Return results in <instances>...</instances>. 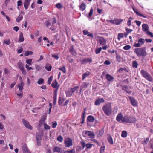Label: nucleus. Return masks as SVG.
<instances>
[{
	"mask_svg": "<svg viewBox=\"0 0 153 153\" xmlns=\"http://www.w3.org/2000/svg\"><path fill=\"white\" fill-rule=\"evenodd\" d=\"M102 110L106 115L108 116H110L112 112L111 104L108 103L104 106L102 107Z\"/></svg>",
	"mask_w": 153,
	"mask_h": 153,
	"instance_id": "nucleus-1",
	"label": "nucleus"
},
{
	"mask_svg": "<svg viewBox=\"0 0 153 153\" xmlns=\"http://www.w3.org/2000/svg\"><path fill=\"white\" fill-rule=\"evenodd\" d=\"M136 119L135 117L133 116L128 117L125 116L122 120V121L128 123H133L135 122Z\"/></svg>",
	"mask_w": 153,
	"mask_h": 153,
	"instance_id": "nucleus-2",
	"label": "nucleus"
},
{
	"mask_svg": "<svg viewBox=\"0 0 153 153\" xmlns=\"http://www.w3.org/2000/svg\"><path fill=\"white\" fill-rule=\"evenodd\" d=\"M135 52L138 56H145L146 55V53L144 48H136Z\"/></svg>",
	"mask_w": 153,
	"mask_h": 153,
	"instance_id": "nucleus-3",
	"label": "nucleus"
},
{
	"mask_svg": "<svg viewBox=\"0 0 153 153\" xmlns=\"http://www.w3.org/2000/svg\"><path fill=\"white\" fill-rule=\"evenodd\" d=\"M123 20L122 19L116 18L112 20H109V22L110 23L116 25H119L123 21Z\"/></svg>",
	"mask_w": 153,
	"mask_h": 153,
	"instance_id": "nucleus-4",
	"label": "nucleus"
},
{
	"mask_svg": "<svg viewBox=\"0 0 153 153\" xmlns=\"http://www.w3.org/2000/svg\"><path fill=\"white\" fill-rule=\"evenodd\" d=\"M92 62V59L91 58H86L82 59L81 60L82 63L83 64H85L88 63H90Z\"/></svg>",
	"mask_w": 153,
	"mask_h": 153,
	"instance_id": "nucleus-5",
	"label": "nucleus"
},
{
	"mask_svg": "<svg viewBox=\"0 0 153 153\" xmlns=\"http://www.w3.org/2000/svg\"><path fill=\"white\" fill-rule=\"evenodd\" d=\"M97 41L100 44L102 45H104L106 43V40L104 38L101 37H97Z\"/></svg>",
	"mask_w": 153,
	"mask_h": 153,
	"instance_id": "nucleus-6",
	"label": "nucleus"
},
{
	"mask_svg": "<svg viewBox=\"0 0 153 153\" xmlns=\"http://www.w3.org/2000/svg\"><path fill=\"white\" fill-rule=\"evenodd\" d=\"M22 120L23 124L26 128L30 130L32 129V127L29 124L28 122L25 119H23Z\"/></svg>",
	"mask_w": 153,
	"mask_h": 153,
	"instance_id": "nucleus-7",
	"label": "nucleus"
},
{
	"mask_svg": "<svg viewBox=\"0 0 153 153\" xmlns=\"http://www.w3.org/2000/svg\"><path fill=\"white\" fill-rule=\"evenodd\" d=\"M149 27L148 25L146 24H143L142 25V29L146 33L149 31Z\"/></svg>",
	"mask_w": 153,
	"mask_h": 153,
	"instance_id": "nucleus-8",
	"label": "nucleus"
},
{
	"mask_svg": "<svg viewBox=\"0 0 153 153\" xmlns=\"http://www.w3.org/2000/svg\"><path fill=\"white\" fill-rule=\"evenodd\" d=\"M129 98L130 100V102L131 105L134 107L137 106V102L133 98H131L129 97Z\"/></svg>",
	"mask_w": 153,
	"mask_h": 153,
	"instance_id": "nucleus-9",
	"label": "nucleus"
},
{
	"mask_svg": "<svg viewBox=\"0 0 153 153\" xmlns=\"http://www.w3.org/2000/svg\"><path fill=\"white\" fill-rule=\"evenodd\" d=\"M31 0H24V5L25 8L27 9L28 8V6L30 4Z\"/></svg>",
	"mask_w": 153,
	"mask_h": 153,
	"instance_id": "nucleus-10",
	"label": "nucleus"
},
{
	"mask_svg": "<svg viewBox=\"0 0 153 153\" xmlns=\"http://www.w3.org/2000/svg\"><path fill=\"white\" fill-rule=\"evenodd\" d=\"M65 146L69 147L72 145V143L71 139L69 138L68 140H66L65 141Z\"/></svg>",
	"mask_w": 153,
	"mask_h": 153,
	"instance_id": "nucleus-11",
	"label": "nucleus"
},
{
	"mask_svg": "<svg viewBox=\"0 0 153 153\" xmlns=\"http://www.w3.org/2000/svg\"><path fill=\"white\" fill-rule=\"evenodd\" d=\"M22 149L23 153H28L30 150L28 149L27 145L25 144H23Z\"/></svg>",
	"mask_w": 153,
	"mask_h": 153,
	"instance_id": "nucleus-12",
	"label": "nucleus"
},
{
	"mask_svg": "<svg viewBox=\"0 0 153 153\" xmlns=\"http://www.w3.org/2000/svg\"><path fill=\"white\" fill-rule=\"evenodd\" d=\"M86 134L91 137H94L95 136V134L93 132H92L90 131H87L85 132Z\"/></svg>",
	"mask_w": 153,
	"mask_h": 153,
	"instance_id": "nucleus-13",
	"label": "nucleus"
},
{
	"mask_svg": "<svg viewBox=\"0 0 153 153\" xmlns=\"http://www.w3.org/2000/svg\"><path fill=\"white\" fill-rule=\"evenodd\" d=\"M104 102V99L102 98L98 99H97L95 102V104L97 105H99L100 103L103 102Z\"/></svg>",
	"mask_w": 153,
	"mask_h": 153,
	"instance_id": "nucleus-14",
	"label": "nucleus"
},
{
	"mask_svg": "<svg viewBox=\"0 0 153 153\" xmlns=\"http://www.w3.org/2000/svg\"><path fill=\"white\" fill-rule=\"evenodd\" d=\"M132 9L134 11V13H136V14L138 16H139L144 18H146V17L144 16V15L138 12L137 10L134 7L132 8Z\"/></svg>",
	"mask_w": 153,
	"mask_h": 153,
	"instance_id": "nucleus-15",
	"label": "nucleus"
},
{
	"mask_svg": "<svg viewBox=\"0 0 153 153\" xmlns=\"http://www.w3.org/2000/svg\"><path fill=\"white\" fill-rule=\"evenodd\" d=\"M108 52H110L111 53H114V52H115L116 54V58H117V60L119 62H120L121 61V58H120V57L119 56V55H118L117 54V52L116 51H114V50H112V51L110 50H108Z\"/></svg>",
	"mask_w": 153,
	"mask_h": 153,
	"instance_id": "nucleus-16",
	"label": "nucleus"
},
{
	"mask_svg": "<svg viewBox=\"0 0 153 153\" xmlns=\"http://www.w3.org/2000/svg\"><path fill=\"white\" fill-rule=\"evenodd\" d=\"M105 76L106 79L108 81H112L114 79V77L108 74H107Z\"/></svg>",
	"mask_w": 153,
	"mask_h": 153,
	"instance_id": "nucleus-17",
	"label": "nucleus"
},
{
	"mask_svg": "<svg viewBox=\"0 0 153 153\" xmlns=\"http://www.w3.org/2000/svg\"><path fill=\"white\" fill-rule=\"evenodd\" d=\"M24 40V38L23 36V33L22 32L20 33L19 38L18 41L19 42H22Z\"/></svg>",
	"mask_w": 153,
	"mask_h": 153,
	"instance_id": "nucleus-18",
	"label": "nucleus"
},
{
	"mask_svg": "<svg viewBox=\"0 0 153 153\" xmlns=\"http://www.w3.org/2000/svg\"><path fill=\"white\" fill-rule=\"evenodd\" d=\"M24 85V83L22 81H22H21V83L19 84L18 85V87L19 91H22L23 89Z\"/></svg>",
	"mask_w": 153,
	"mask_h": 153,
	"instance_id": "nucleus-19",
	"label": "nucleus"
},
{
	"mask_svg": "<svg viewBox=\"0 0 153 153\" xmlns=\"http://www.w3.org/2000/svg\"><path fill=\"white\" fill-rule=\"evenodd\" d=\"M141 73L142 76L145 78L149 74L146 71L144 70H142L141 71Z\"/></svg>",
	"mask_w": 153,
	"mask_h": 153,
	"instance_id": "nucleus-20",
	"label": "nucleus"
},
{
	"mask_svg": "<svg viewBox=\"0 0 153 153\" xmlns=\"http://www.w3.org/2000/svg\"><path fill=\"white\" fill-rule=\"evenodd\" d=\"M93 12V8H91L90 9V11L89 12V14L87 16V17L89 18V20L90 21L92 19L90 18V17L92 16Z\"/></svg>",
	"mask_w": 153,
	"mask_h": 153,
	"instance_id": "nucleus-21",
	"label": "nucleus"
},
{
	"mask_svg": "<svg viewBox=\"0 0 153 153\" xmlns=\"http://www.w3.org/2000/svg\"><path fill=\"white\" fill-rule=\"evenodd\" d=\"M23 16L20 14L16 19V21L17 22H19L23 19Z\"/></svg>",
	"mask_w": 153,
	"mask_h": 153,
	"instance_id": "nucleus-22",
	"label": "nucleus"
},
{
	"mask_svg": "<svg viewBox=\"0 0 153 153\" xmlns=\"http://www.w3.org/2000/svg\"><path fill=\"white\" fill-rule=\"evenodd\" d=\"M127 87H128L127 85L124 86L122 88V89L123 90L125 91L128 94H130L131 93V91H128V90Z\"/></svg>",
	"mask_w": 153,
	"mask_h": 153,
	"instance_id": "nucleus-23",
	"label": "nucleus"
},
{
	"mask_svg": "<svg viewBox=\"0 0 153 153\" xmlns=\"http://www.w3.org/2000/svg\"><path fill=\"white\" fill-rule=\"evenodd\" d=\"M87 120L90 122H93L94 120V117L91 115L87 117Z\"/></svg>",
	"mask_w": 153,
	"mask_h": 153,
	"instance_id": "nucleus-24",
	"label": "nucleus"
},
{
	"mask_svg": "<svg viewBox=\"0 0 153 153\" xmlns=\"http://www.w3.org/2000/svg\"><path fill=\"white\" fill-rule=\"evenodd\" d=\"M80 10L82 11H84L86 8V5L84 3H82L79 7Z\"/></svg>",
	"mask_w": 153,
	"mask_h": 153,
	"instance_id": "nucleus-25",
	"label": "nucleus"
},
{
	"mask_svg": "<svg viewBox=\"0 0 153 153\" xmlns=\"http://www.w3.org/2000/svg\"><path fill=\"white\" fill-rule=\"evenodd\" d=\"M123 117V115L121 113L119 114L117 117L116 120L117 121H119L122 119Z\"/></svg>",
	"mask_w": 153,
	"mask_h": 153,
	"instance_id": "nucleus-26",
	"label": "nucleus"
},
{
	"mask_svg": "<svg viewBox=\"0 0 153 153\" xmlns=\"http://www.w3.org/2000/svg\"><path fill=\"white\" fill-rule=\"evenodd\" d=\"M36 138L37 140L42 139V135L41 134L39 133H36Z\"/></svg>",
	"mask_w": 153,
	"mask_h": 153,
	"instance_id": "nucleus-27",
	"label": "nucleus"
},
{
	"mask_svg": "<svg viewBox=\"0 0 153 153\" xmlns=\"http://www.w3.org/2000/svg\"><path fill=\"white\" fill-rule=\"evenodd\" d=\"M79 88L78 86H76L75 87L72 88L70 90L71 91L72 93L73 94L74 92H75L76 91H77V90Z\"/></svg>",
	"mask_w": 153,
	"mask_h": 153,
	"instance_id": "nucleus-28",
	"label": "nucleus"
},
{
	"mask_svg": "<svg viewBox=\"0 0 153 153\" xmlns=\"http://www.w3.org/2000/svg\"><path fill=\"white\" fill-rule=\"evenodd\" d=\"M65 100V99L62 97H59L58 101L59 104L60 105H62Z\"/></svg>",
	"mask_w": 153,
	"mask_h": 153,
	"instance_id": "nucleus-29",
	"label": "nucleus"
},
{
	"mask_svg": "<svg viewBox=\"0 0 153 153\" xmlns=\"http://www.w3.org/2000/svg\"><path fill=\"white\" fill-rule=\"evenodd\" d=\"M145 78L147 80L150 82L152 81L153 80L152 78L149 74H148V75L145 77Z\"/></svg>",
	"mask_w": 153,
	"mask_h": 153,
	"instance_id": "nucleus-30",
	"label": "nucleus"
},
{
	"mask_svg": "<svg viewBox=\"0 0 153 153\" xmlns=\"http://www.w3.org/2000/svg\"><path fill=\"white\" fill-rule=\"evenodd\" d=\"M46 69L48 71H50L51 70L52 66L49 64H47L45 67Z\"/></svg>",
	"mask_w": 153,
	"mask_h": 153,
	"instance_id": "nucleus-31",
	"label": "nucleus"
},
{
	"mask_svg": "<svg viewBox=\"0 0 153 153\" xmlns=\"http://www.w3.org/2000/svg\"><path fill=\"white\" fill-rule=\"evenodd\" d=\"M89 85L88 83L83 82L82 83L81 86L82 88H86Z\"/></svg>",
	"mask_w": 153,
	"mask_h": 153,
	"instance_id": "nucleus-32",
	"label": "nucleus"
},
{
	"mask_svg": "<svg viewBox=\"0 0 153 153\" xmlns=\"http://www.w3.org/2000/svg\"><path fill=\"white\" fill-rule=\"evenodd\" d=\"M56 7L58 9H61L63 7V6L60 3H59L56 4Z\"/></svg>",
	"mask_w": 153,
	"mask_h": 153,
	"instance_id": "nucleus-33",
	"label": "nucleus"
},
{
	"mask_svg": "<svg viewBox=\"0 0 153 153\" xmlns=\"http://www.w3.org/2000/svg\"><path fill=\"white\" fill-rule=\"evenodd\" d=\"M70 52L74 56H76V51L74 50V48H70Z\"/></svg>",
	"mask_w": 153,
	"mask_h": 153,
	"instance_id": "nucleus-34",
	"label": "nucleus"
},
{
	"mask_svg": "<svg viewBox=\"0 0 153 153\" xmlns=\"http://www.w3.org/2000/svg\"><path fill=\"white\" fill-rule=\"evenodd\" d=\"M18 66L20 70H21L24 68V66L23 64L20 61L18 63Z\"/></svg>",
	"mask_w": 153,
	"mask_h": 153,
	"instance_id": "nucleus-35",
	"label": "nucleus"
},
{
	"mask_svg": "<svg viewBox=\"0 0 153 153\" xmlns=\"http://www.w3.org/2000/svg\"><path fill=\"white\" fill-rule=\"evenodd\" d=\"M108 140L110 144H113V143L112 138L111 136L109 135L108 137Z\"/></svg>",
	"mask_w": 153,
	"mask_h": 153,
	"instance_id": "nucleus-36",
	"label": "nucleus"
},
{
	"mask_svg": "<svg viewBox=\"0 0 153 153\" xmlns=\"http://www.w3.org/2000/svg\"><path fill=\"white\" fill-rule=\"evenodd\" d=\"M127 133L126 131H122L121 134V136L123 137H126L127 136Z\"/></svg>",
	"mask_w": 153,
	"mask_h": 153,
	"instance_id": "nucleus-37",
	"label": "nucleus"
},
{
	"mask_svg": "<svg viewBox=\"0 0 153 153\" xmlns=\"http://www.w3.org/2000/svg\"><path fill=\"white\" fill-rule=\"evenodd\" d=\"M58 85V82L56 80H55V82L52 83L51 84V86L54 88H56Z\"/></svg>",
	"mask_w": 153,
	"mask_h": 153,
	"instance_id": "nucleus-38",
	"label": "nucleus"
},
{
	"mask_svg": "<svg viewBox=\"0 0 153 153\" xmlns=\"http://www.w3.org/2000/svg\"><path fill=\"white\" fill-rule=\"evenodd\" d=\"M138 42L140 45H143L145 42V40L144 39L140 38L138 41Z\"/></svg>",
	"mask_w": 153,
	"mask_h": 153,
	"instance_id": "nucleus-39",
	"label": "nucleus"
},
{
	"mask_svg": "<svg viewBox=\"0 0 153 153\" xmlns=\"http://www.w3.org/2000/svg\"><path fill=\"white\" fill-rule=\"evenodd\" d=\"M104 133V131L102 130H100L98 131V137H101L103 135Z\"/></svg>",
	"mask_w": 153,
	"mask_h": 153,
	"instance_id": "nucleus-40",
	"label": "nucleus"
},
{
	"mask_svg": "<svg viewBox=\"0 0 153 153\" xmlns=\"http://www.w3.org/2000/svg\"><path fill=\"white\" fill-rule=\"evenodd\" d=\"M61 150H62L61 148H60L57 147H55L54 148V152H59L61 151Z\"/></svg>",
	"mask_w": 153,
	"mask_h": 153,
	"instance_id": "nucleus-41",
	"label": "nucleus"
},
{
	"mask_svg": "<svg viewBox=\"0 0 153 153\" xmlns=\"http://www.w3.org/2000/svg\"><path fill=\"white\" fill-rule=\"evenodd\" d=\"M149 140V138H146L142 142V143L143 144H147Z\"/></svg>",
	"mask_w": 153,
	"mask_h": 153,
	"instance_id": "nucleus-42",
	"label": "nucleus"
},
{
	"mask_svg": "<svg viewBox=\"0 0 153 153\" xmlns=\"http://www.w3.org/2000/svg\"><path fill=\"white\" fill-rule=\"evenodd\" d=\"M124 36V35L122 33H119L118 34L117 39L120 40L121 38H123Z\"/></svg>",
	"mask_w": 153,
	"mask_h": 153,
	"instance_id": "nucleus-43",
	"label": "nucleus"
},
{
	"mask_svg": "<svg viewBox=\"0 0 153 153\" xmlns=\"http://www.w3.org/2000/svg\"><path fill=\"white\" fill-rule=\"evenodd\" d=\"M133 67H134L135 68H137L138 64L137 62L136 61H133L132 62Z\"/></svg>",
	"mask_w": 153,
	"mask_h": 153,
	"instance_id": "nucleus-44",
	"label": "nucleus"
},
{
	"mask_svg": "<svg viewBox=\"0 0 153 153\" xmlns=\"http://www.w3.org/2000/svg\"><path fill=\"white\" fill-rule=\"evenodd\" d=\"M33 54V52L32 51H27L25 52V56H28L30 55H32Z\"/></svg>",
	"mask_w": 153,
	"mask_h": 153,
	"instance_id": "nucleus-45",
	"label": "nucleus"
},
{
	"mask_svg": "<svg viewBox=\"0 0 153 153\" xmlns=\"http://www.w3.org/2000/svg\"><path fill=\"white\" fill-rule=\"evenodd\" d=\"M22 1L21 0H19L17 1V8L19 10H20L19 7L22 6Z\"/></svg>",
	"mask_w": 153,
	"mask_h": 153,
	"instance_id": "nucleus-46",
	"label": "nucleus"
},
{
	"mask_svg": "<svg viewBox=\"0 0 153 153\" xmlns=\"http://www.w3.org/2000/svg\"><path fill=\"white\" fill-rule=\"evenodd\" d=\"M72 92H71L70 90L66 92V95L67 97H70L72 96Z\"/></svg>",
	"mask_w": 153,
	"mask_h": 153,
	"instance_id": "nucleus-47",
	"label": "nucleus"
},
{
	"mask_svg": "<svg viewBox=\"0 0 153 153\" xmlns=\"http://www.w3.org/2000/svg\"><path fill=\"white\" fill-rule=\"evenodd\" d=\"M44 129L45 130H50L51 128V127L50 126L48 125L47 124L45 123H44Z\"/></svg>",
	"mask_w": 153,
	"mask_h": 153,
	"instance_id": "nucleus-48",
	"label": "nucleus"
},
{
	"mask_svg": "<svg viewBox=\"0 0 153 153\" xmlns=\"http://www.w3.org/2000/svg\"><path fill=\"white\" fill-rule=\"evenodd\" d=\"M123 70H125L127 72H128L126 68H120L117 71V72L119 73L121 72Z\"/></svg>",
	"mask_w": 153,
	"mask_h": 153,
	"instance_id": "nucleus-49",
	"label": "nucleus"
},
{
	"mask_svg": "<svg viewBox=\"0 0 153 153\" xmlns=\"http://www.w3.org/2000/svg\"><path fill=\"white\" fill-rule=\"evenodd\" d=\"M57 140L59 142H61L63 140V138L61 135H59L57 138Z\"/></svg>",
	"mask_w": 153,
	"mask_h": 153,
	"instance_id": "nucleus-50",
	"label": "nucleus"
},
{
	"mask_svg": "<svg viewBox=\"0 0 153 153\" xmlns=\"http://www.w3.org/2000/svg\"><path fill=\"white\" fill-rule=\"evenodd\" d=\"M57 125V123L56 121L52 122V124L51 126L53 128H55L56 127Z\"/></svg>",
	"mask_w": 153,
	"mask_h": 153,
	"instance_id": "nucleus-51",
	"label": "nucleus"
},
{
	"mask_svg": "<svg viewBox=\"0 0 153 153\" xmlns=\"http://www.w3.org/2000/svg\"><path fill=\"white\" fill-rule=\"evenodd\" d=\"M59 70L62 71L64 73L66 72V69L65 67H62L59 68Z\"/></svg>",
	"mask_w": 153,
	"mask_h": 153,
	"instance_id": "nucleus-52",
	"label": "nucleus"
},
{
	"mask_svg": "<svg viewBox=\"0 0 153 153\" xmlns=\"http://www.w3.org/2000/svg\"><path fill=\"white\" fill-rule=\"evenodd\" d=\"M44 80L42 78H40L38 81L37 83L39 84H42L43 83Z\"/></svg>",
	"mask_w": 153,
	"mask_h": 153,
	"instance_id": "nucleus-53",
	"label": "nucleus"
},
{
	"mask_svg": "<svg viewBox=\"0 0 153 153\" xmlns=\"http://www.w3.org/2000/svg\"><path fill=\"white\" fill-rule=\"evenodd\" d=\"M89 75V73H84L82 75V79L83 80L86 77L88 76Z\"/></svg>",
	"mask_w": 153,
	"mask_h": 153,
	"instance_id": "nucleus-54",
	"label": "nucleus"
},
{
	"mask_svg": "<svg viewBox=\"0 0 153 153\" xmlns=\"http://www.w3.org/2000/svg\"><path fill=\"white\" fill-rule=\"evenodd\" d=\"M35 68L38 71H39L41 69V67L40 66L38 65H35Z\"/></svg>",
	"mask_w": 153,
	"mask_h": 153,
	"instance_id": "nucleus-55",
	"label": "nucleus"
},
{
	"mask_svg": "<svg viewBox=\"0 0 153 153\" xmlns=\"http://www.w3.org/2000/svg\"><path fill=\"white\" fill-rule=\"evenodd\" d=\"M105 149V146H102L100 148V153H103Z\"/></svg>",
	"mask_w": 153,
	"mask_h": 153,
	"instance_id": "nucleus-56",
	"label": "nucleus"
},
{
	"mask_svg": "<svg viewBox=\"0 0 153 153\" xmlns=\"http://www.w3.org/2000/svg\"><path fill=\"white\" fill-rule=\"evenodd\" d=\"M53 79V77L52 76H51L48 79V83L50 85L51 83V82L52 81Z\"/></svg>",
	"mask_w": 153,
	"mask_h": 153,
	"instance_id": "nucleus-57",
	"label": "nucleus"
},
{
	"mask_svg": "<svg viewBox=\"0 0 153 153\" xmlns=\"http://www.w3.org/2000/svg\"><path fill=\"white\" fill-rule=\"evenodd\" d=\"M93 144H91L88 143L86 144V147L87 149H89L92 147Z\"/></svg>",
	"mask_w": 153,
	"mask_h": 153,
	"instance_id": "nucleus-58",
	"label": "nucleus"
},
{
	"mask_svg": "<svg viewBox=\"0 0 153 153\" xmlns=\"http://www.w3.org/2000/svg\"><path fill=\"white\" fill-rule=\"evenodd\" d=\"M4 43L7 45H9L10 43V40H4Z\"/></svg>",
	"mask_w": 153,
	"mask_h": 153,
	"instance_id": "nucleus-59",
	"label": "nucleus"
},
{
	"mask_svg": "<svg viewBox=\"0 0 153 153\" xmlns=\"http://www.w3.org/2000/svg\"><path fill=\"white\" fill-rule=\"evenodd\" d=\"M102 48H96L95 50V52L96 54H97L99 53L101 50Z\"/></svg>",
	"mask_w": 153,
	"mask_h": 153,
	"instance_id": "nucleus-60",
	"label": "nucleus"
},
{
	"mask_svg": "<svg viewBox=\"0 0 153 153\" xmlns=\"http://www.w3.org/2000/svg\"><path fill=\"white\" fill-rule=\"evenodd\" d=\"M57 96H54L53 97V103L54 105H55L56 104V99Z\"/></svg>",
	"mask_w": 153,
	"mask_h": 153,
	"instance_id": "nucleus-61",
	"label": "nucleus"
},
{
	"mask_svg": "<svg viewBox=\"0 0 153 153\" xmlns=\"http://www.w3.org/2000/svg\"><path fill=\"white\" fill-rule=\"evenodd\" d=\"M45 24L47 27H49L51 26V24L50 22L48 21H46L45 22Z\"/></svg>",
	"mask_w": 153,
	"mask_h": 153,
	"instance_id": "nucleus-62",
	"label": "nucleus"
},
{
	"mask_svg": "<svg viewBox=\"0 0 153 153\" xmlns=\"http://www.w3.org/2000/svg\"><path fill=\"white\" fill-rule=\"evenodd\" d=\"M31 62H32L31 59H28L26 61V63L27 64L30 65H32Z\"/></svg>",
	"mask_w": 153,
	"mask_h": 153,
	"instance_id": "nucleus-63",
	"label": "nucleus"
},
{
	"mask_svg": "<svg viewBox=\"0 0 153 153\" xmlns=\"http://www.w3.org/2000/svg\"><path fill=\"white\" fill-rule=\"evenodd\" d=\"M146 33L147 35L150 36L151 37H153V33L150 32L149 31H148V32Z\"/></svg>",
	"mask_w": 153,
	"mask_h": 153,
	"instance_id": "nucleus-64",
	"label": "nucleus"
}]
</instances>
